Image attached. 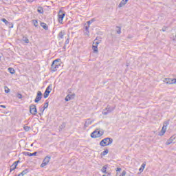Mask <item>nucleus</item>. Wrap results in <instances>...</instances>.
I'll return each mask as SVG.
<instances>
[{"label":"nucleus","mask_w":176,"mask_h":176,"mask_svg":"<svg viewBox=\"0 0 176 176\" xmlns=\"http://www.w3.org/2000/svg\"><path fill=\"white\" fill-rule=\"evenodd\" d=\"M75 98V94H69L67 95L65 98V101H69L70 100H72Z\"/></svg>","instance_id":"12"},{"label":"nucleus","mask_w":176,"mask_h":176,"mask_svg":"<svg viewBox=\"0 0 176 176\" xmlns=\"http://www.w3.org/2000/svg\"><path fill=\"white\" fill-rule=\"evenodd\" d=\"M8 71L10 74H12V75H13V74H14L15 71L14 69L12 68V67H9L8 68Z\"/></svg>","instance_id":"34"},{"label":"nucleus","mask_w":176,"mask_h":176,"mask_svg":"<svg viewBox=\"0 0 176 176\" xmlns=\"http://www.w3.org/2000/svg\"><path fill=\"white\" fill-rule=\"evenodd\" d=\"M58 16V23H60V24H63V20H64V17L65 16V12L63 10H60Z\"/></svg>","instance_id":"5"},{"label":"nucleus","mask_w":176,"mask_h":176,"mask_svg":"<svg viewBox=\"0 0 176 176\" xmlns=\"http://www.w3.org/2000/svg\"><path fill=\"white\" fill-rule=\"evenodd\" d=\"M4 90H5V93H10V89H9V87H8L7 86L4 87Z\"/></svg>","instance_id":"35"},{"label":"nucleus","mask_w":176,"mask_h":176,"mask_svg":"<svg viewBox=\"0 0 176 176\" xmlns=\"http://www.w3.org/2000/svg\"><path fill=\"white\" fill-rule=\"evenodd\" d=\"M100 41H97V38H96L93 43V46L98 47V45H100Z\"/></svg>","instance_id":"23"},{"label":"nucleus","mask_w":176,"mask_h":176,"mask_svg":"<svg viewBox=\"0 0 176 176\" xmlns=\"http://www.w3.org/2000/svg\"><path fill=\"white\" fill-rule=\"evenodd\" d=\"M52 87H53V86L52 85H50L45 89V91H50V93H51L52 91Z\"/></svg>","instance_id":"28"},{"label":"nucleus","mask_w":176,"mask_h":176,"mask_svg":"<svg viewBox=\"0 0 176 176\" xmlns=\"http://www.w3.org/2000/svg\"><path fill=\"white\" fill-rule=\"evenodd\" d=\"M102 176H111V173H108V175H103Z\"/></svg>","instance_id":"49"},{"label":"nucleus","mask_w":176,"mask_h":176,"mask_svg":"<svg viewBox=\"0 0 176 176\" xmlns=\"http://www.w3.org/2000/svg\"><path fill=\"white\" fill-rule=\"evenodd\" d=\"M63 49H64V50H65L67 49V45L65 44V45L63 46Z\"/></svg>","instance_id":"48"},{"label":"nucleus","mask_w":176,"mask_h":176,"mask_svg":"<svg viewBox=\"0 0 176 176\" xmlns=\"http://www.w3.org/2000/svg\"><path fill=\"white\" fill-rule=\"evenodd\" d=\"M102 134L104 133L101 132V131H94L91 133V138H100Z\"/></svg>","instance_id":"3"},{"label":"nucleus","mask_w":176,"mask_h":176,"mask_svg":"<svg viewBox=\"0 0 176 176\" xmlns=\"http://www.w3.org/2000/svg\"><path fill=\"white\" fill-rule=\"evenodd\" d=\"M1 21H3V23H5V24L6 25H8V24H9V21H8V20H6V19H2Z\"/></svg>","instance_id":"38"},{"label":"nucleus","mask_w":176,"mask_h":176,"mask_svg":"<svg viewBox=\"0 0 176 176\" xmlns=\"http://www.w3.org/2000/svg\"><path fill=\"white\" fill-rule=\"evenodd\" d=\"M19 163H20V161H16V162H14L13 163V164H14L15 166H17V164H19Z\"/></svg>","instance_id":"45"},{"label":"nucleus","mask_w":176,"mask_h":176,"mask_svg":"<svg viewBox=\"0 0 176 176\" xmlns=\"http://www.w3.org/2000/svg\"><path fill=\"white\" fill-rule=\"evenodd\" d=\"M109 153V150L105 149V150L101 153V156H105V155H108Z\"/></svg>","instance_id":"26"},{"label":"nucleus","mask_w":176,"mask_h":176,"mask_svg":"<svg viewBox=\"0 0 176 176\" xmlns=\"http://www.w3.org/2000/svg\"><path fill=\"white\" fill-rule=\"evenodd\" d=\"M93 21H94L93 19L87 21V24H88L89 27H90V24H91V23H93Z\"/></svg>","instance_id":"41"},{"label":"nucleus","mask_w":176,"mask_h":176,"mask_svg":"<svg viewBox=\"0 0 176 176\" xmlns=\"http://www.w3.org/2000/svg\"><path fill=\"white\" fill-rule=\"evenodd\" d=\"M42 100V91H37V95L36 96V98L34 99V102H39Z\"/></svg>","instance_id":"8"},{"label":"nucleus","mask_w":176,"mask_h":176,"mask_svg":"<svg viewBox=\"0 0 176 176\" xmlns=\"http://www.w3.org/2000/svg\"><path fill=\"white\" fill-rule=\"evenodd\" d=\"M170 122L168 121H166L165 122H164L163 127H165V129H167V126H168Z\"/></svg>","instance_id":"37"},{"label":"nucleus","mask_w":176,"mask_h":176,"mask_svg":"<svg viewBox=\"0 0 176 176\" xmlns=\"http://www.w3.org/2000/svg\"><path fill=\"white\" fill-rule=\"evenodd\" d=\"M107 167L108 166L107 165L104 166L101 169L102 173H103L104 174H108V172H107Z\"/></svg>","instance_id":"20"},{"label":"nucleus","mask_w":176,"mask_h":176,"mask_svg":"<svg viewBox=\"0 0 176 176\" xmlns=\"http://www.w3.org/2000/svg\"><path fill=\"white\" fill-rule=\"evenodd\" d=\"M65 35V30L60 31L57 36L58 41H61V39H64Z\"/></svg>","instance_id":"10"},{"label":"nucleus","mask_w":176,"mask_h":176,"mask_svg":"<svg viewBox=\"0 0 176 176\" xmlns=\"http://www.w3.org/2000/svg\"><path fill=\"white\" fill-rule=\"evenodd\" d=\"M16 168H17V166L15 165L14 164H13L10 166V173H12V171L16 170Z\"/></svg>","instance_id":"22"},{"label":"nucleus","mask_w":176,"mask_h":176,"mask_svg":"<svg viewBox=\"0 0 176 176\" xmlns=\"http://www.w3.org/2000/svg\"><path fill=\"white\" fill-rule=\"evenodd\" d=\"M49 107V102L46 100L45 103L44 104V106L43 107L44 109H46Z\"/></svg>","instance_id":"36"},{"label":"nucleus","mask_w":176,"mask_h":176,"mask_svg":"<svg viewBox=\"0 0 176 176\" xmlns=\"http://www.w3.org/2000/svg\"><path fill=\"white\" fill-rule=\"evenodd\" d=\"M69 43V38H67L65 42V45H68Z\"/></svg>","instance_id":"40"},{"label":"nucleus","mask_w":176,"mask_h":176,"mask_svg":"<svg viewBox=\"0 0 176 176\" xmlns=\"http://www.w3.org/2000/svg\"><path fill=\"white\" fill-rule=\"evenodd\" d=\"M116 171H122V168H117L116 169Z\"/></svg>","instance_id":"46"},{"label":"nucleus","mask_w":176,"mask_h":176,"mask_svg":"<svg viewBox=\"0 0 176 176\" xmlns=\"http://www.w3.org/2000/svg\"><path fill=\"white\" fill-rule=\"evenodd\" d=\"M60 61H61V59H56L52 62V64L51 65V72H56L58 68L61 66V64L60 63Z\"/></svg>","instance_id":"1"},{"label":"nucleus","mask_w":176,"mask_h":176,"mask_svg":"<svg viewBox=\"0 0 176 176\" xmlns=\"http://www.w3.org/2000/svg\"><path fill=\"white\" fill-rule=\"evenodd\" d=\"M0 108H6V106H5V105H0Z\"/></svg>","instance_id":"47"},{"label":"nucleus","mask_w":176,"mask_h":176,"mask_svg":"<svg viewBox=\"0 0 176 176\" xmlns=\"http://www.w3.org/2000/svg\"><path fill=\"white\" fill-rule=\"evenodd\" d=\"M22 41H23V42H25V43H30V40L27 37H23Z\"/></svg>","instance_id":"31"},{"label":"nucleus","mask_w":176,"mask_h":176,"mask_svg":"<svg viewBox=\"0 0 176 176\" xmlns=\"http://www.w3.org/2000/svg\"><path fill=\"white\" fill-rule=\"evenodd\" d=\"M32 22L34 24V27H38V21L37 20L33 19L32 21Z\"/></svg>","instance_id":"33"},{"label":"nucleus","mask_w":176,"mask_h":176,"mask_svg":"<svg viewBox=\"0 0 176 176\" xmlns=\"http://www.w3.org/2000/svg\"><path fill=\"white\" fill-rule=\"evenodd\" d=\"M126 170H123V171L122 172V174H121L120 176H126Z\"/></svg>","instance_id":"43"},{"label":"nucleus","mask_w":176,"mask_h":176,"mask_svg":"<svg viewBox=\"0 0 176 176\" xmlns=\"http://www.w3.org/2000/svg\"><path fill=\"white\" fill-rule=\"evenodd\" d=\"M127 2H129V0H122L118 5V8H123V6H124V5L127 3Z\"/></svg>","instance_id":"14"},{"label":"nucleus","mask_w":176,"mask_h":176,"mask_svg":"<svg viewBox=\"0 0 176 176\" xmlns=\"http://www.w3.org/2000/svg\"><path fill=\"white\" fill-rule=\"evenodd\" d=\"M166 130H167V128H165L164 126H162V129L160 133V135L162 137V135H164L166 133Z\"/></svg>","instance_id":"17"},{"label":"nucleus","mask_w":176,"mask_h":176,"mask_svg":"<svg viewBox=\"0 0 176 176\" xmlns=\"http://www.w3.org/2000/svg\"><path fill=\"white\" fill-rule=\"evenodd\" d=\"M49 94H50V91H45L43 94L44 98H47L49 97Z\"/></svg>","instance_id":"25"},{"label":"nucleus","mask_w":176,"mask_h":176,"mask_svg":"<svg viewBox=\"0 0 176 176\" xmlns=\"http://www.w3.org/2000/svg\"><path fill=\"white\" fill-rule=\"evenodd\" d=\"M117 34H118L119 35L122 34V28L119 26H117Z\"/></svg>","instance_id":"30"},{"label":"nucleus","mask_w":176,"mask_h":176,"mask_svg":"<svg viewBox=\"0 0 176 176\" xmlns=\"http://www.w3.org/2000/svg\"><path fill=\"white\" fill-rule=\"evenodd\" d=\"M28 2H34V0H29Z\"/></svg>","instance_id":"50"},{"label":"nucleus","mask_w":176,"mask_h":176,"mask_svg":"<svg viewBox=\"0 0 176 176\" xmlns=\"http://www.w3.org/2000/svg\"><path fill=\"white\" fill-rule=\"evenodd\" d=\"M41 27H42L43 30H45V31H47V30H49V26H47V24H46L45 23H41Z\"/></svg>","instance_id":"15"},{"label":"nucleus","mask_w":176,"mask_h":176,"mask_svg":"<svg viewBox=\"0 0 176 176\" xmlns=\"http://www.w3.org/2000/svg\"><path fill=\"white\" fill-rule=\"evenodd\" d=\"M23 129H24L25 131H30V130H31V127H30V126H28L27 125H25L23 126Z\"/></svg>","instance_id":"32"},{"label":"nucleus","mask_w":176,"mask_h":176,"mask_svg":"<svg viewBox=\"0 0 176 176\" xmlns=\"http://www.w3.org/2000/svg\"><path fill=\"white\" fill-rule=\"evenodd\" d=\"M50 159H52V157L47 155L44 158L43 163L41 164V167L43 168V167H45V166H47V164H49L50 162Z\"/></svg>","instance_id":"4"},{"label":"nucleus","mask_w":176,"mask_h":176,"mask_svg":"<svg viewBox=\"0 0 176 176\" xmlns=\"http://www.w3.org/2000/svg\"><path fill=\"white\" fill-rule=\"evenodd\" d=\"M175 138H176L175 135L170 137V139L167 140L166 145H170V144H173V141H174L175 140Z\"/></svg>","instance_id":"11"},{"label":"nucleus","mask_w":176,"mask_h":176,"mask_svg":"<svg viewBox=\"0 0 176 176\" xmlns=\"http://www.w3.org/2000/svg\"><path fill=\"white\" fill-rule=\"evenodd\" d=\"M30 112L32 115H36L38 110L36 109V106L35 104H31L30 106Z\"/></svg>","instance_id":"6"},{"label":"nucleus","mask_w":176,"mask_h":176,"mask_svg":"<svg viewBox=\"0 0 176 176\" xmlns=\"http://www.w3.org/2000/svg\"><path fill=\"white\" fill-rule=\"evenodd\" d=\"M36 153H38V152H36V151H35L33 153H31L30 152H25V156H36Z\"/></svg>","instance_id":"16"},{"label":"nucleus","mask_w":176,"mask_h":176,"mask_svg":"<svg viewBox=\"0 0 176 176\" xmlns=\"http://www.w3.org/2000/svg\"><path fill=\"white\" fill-rule=\"evenodd\" d=\"M94 53H98V47L97 46L92 45Z\"/></svg>","instance_id":"24"},{"label":"nucleus","mask_w":176,"mask_h":176,"mask_svg":"<svg viewBox=\"0 0 176 176\" xmlns=\"http://www.w3.org/2000/svg\"><path fill=\"white\" fill-rule=\"evenodd\" d=\"M166 30H167V26H164V27L162 28L163 32H166Z\"/></svg>","instance_id":"44"},{"label":"nucleus","mask_w":176,"mask_h":176,"mask_svg":"<svg viewBox=\"0 0 176 176\" xmlns=\"http://www.w3.org/2000/svg\"><path fill=\"white\" fill-rule=\"evenodd\" d=\"M145 166H146V164H142L141 168L139 169V171H140V173H142V171H144V168H145Z\"/></svg>","instance_id":"29"},{"label":"nucleus","mask_w":176,"mask_h":176,"mask_svg":"<svg viewBox=\"0 0 176 176\" xmlns=\"http://www.w3.org/2000/svg\"><path fill=\"white\" fill-rule=\"evenodd\" d=\"M45 108H43V107H39V115L40 116H42V115H43V112H45Z\"/></svg>","instance_id":"19"},{"label":"nucleus","mask_w":176,"mask_h":176,"mask_svg":"<svg viewBox=\"0 0 176 176\" xmlns=\"http://www.w3.org/2000/svg\"><path fill=\"white\" fill-rule=\"evenodd\" d=\"M17 97L18 98H19V100H21V98H23V95H21V94H18Z\"/></svg>","instance_id":"42"},{"label":"nucleus","mask_w":176,"mask_h":176,"mask_svg":"<svg viewBox=\"0 0 176 176\" xmlns=\"http://www.w3.org/2000/svg\"><path fill=\"white\" fill-rule=\"evenodd\" d=\"M163 82L164 83H166V85H173V83H176V79H171V78H164L163 80Z\"/></svg>","instance_id":"7"},{"label":"nucleus","mask_w":176,"mask_h":176,"mask_svg":"<svg viewBox=\"0 0 176 176\" xmlns=\"http://www.w3.org/2000/svg\"><path fill=\"white\" fill-rule=\"evenodd\" d=\"M113 142V139L110 138H106L103 139L100 142V146H108V145H111Z\"/></svg>","instance_id":"2"},{"label":"nucleus","mask_w":176,"mask_h":176,"mask_svg":"<svg viewBox=\"0 0 176 176\" xmlns=\"http://www.w3.org/2000/svg\"><path fill=\"white\" fill-rule=\"evenodd\" d=\"M94 122V120H91V118H88L87 120H85V123L84 124V126L86 127H89V126H90V124H91V123H93Z\"/></svg>","instance_id":"9"},{"label":"nucleus","mask_w":176,"mask_h":176,"mask_svg":"<svg viewBox=\"0 0 176 176\" xmlns=\"http://www.w3.org/2000/svg\"><path fill=\"white\" fill-rule=\"evenodd\" d=\"M90 28V26H85V31L86 32L85 33V35H87V36H89V35H90V32L89 31V28Z\"/></svg>","instance_id":"21"},{"label":"nucleus","mask_w":176,"mask_h":176,"mask_svg":"<svg viewBox=\"0 0 176 176\" xmlns=\"http://www.w3.org/2000/svg\"><path fill=\"white\" fill-rule=\"evenodd\" d=\"M105 109L107 110L109 113H110V112H112L113 111H114L115 107H111L109 105H108Z\"/></svg>","instance_id":"18"},{"label":"nucleus","mask_w":176,"mask_h":176,"mask_svg":"<svg viewBox=\"0 0 176 176\" xmlns=\"http://www.w3.org/2000/svg\"><path fill=\"white\" fill-rule=\"evenodd\" d=\"M37 12L42 14L43 13V8L42 7H38L37 9Z\"/></svg>","instance_id":"27"},{"label":"nucleus","mask_w":176,"mask_h":176,"mask_svg":"<svg viewBox=\"0 0 176 176\" xmlns=\"http://www.w3.org/2000/svg\"><path fill=\"white\" fill-rule=\"evenodd\" d=\"M0 58H1V56H0Z\"/></svg>","instance_id":"51"},{"label":"nucleus","mask_w":176,"mask_h":176,"mask_svg":"<svg viewBox=\"0 0 176 176\" xmlns=\"http://www.w3.org/2000/svg\"><path fill=\"white\" fill-rule=\"evenodd\" d=\"M108 113H109V112L106 109L103 110L102 115H108Z\"/></svg>","instance_id":"39"},{"label":"nucleus","mask_w":176,"mask_h":176,"mask_svg":"<svg viewBox=\"0 0 176 176\" xmlns=\"http://www.w3.org/2000/svg\"><path fill=\"white\" fill-rule=\"evenodd\" d=\"M30 173V169L26 168L23 170L21 173H19L17 176H24L26 175V174H28Z\"/></svg>","instance_id":"13"}]
</instances>
